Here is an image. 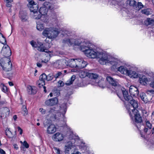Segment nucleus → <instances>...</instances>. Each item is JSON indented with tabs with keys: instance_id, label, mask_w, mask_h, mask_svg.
Instances as JSON below:
<instances>
[{
	"instance_id": "obj_1",
	"label": "nucleus",
	"mask_w": 154,
	"mask_h": 154,
	"mask_svg": "<svg viewBox=\"0 0 154 154\" xmlns=\"http://www.w3.org/2000/svg\"><path fill=\"white\" fill-rule=\"evenodd\" d=\"M106 80L114 89L112 91L115 90L117 96L121 100L124 98L125 101L130 103L131 105L130 106L129 108H137L138 107L137 101L134 100L132 96L128 94V91L122 87L116 79H114L110 76H107Z\"/></svg>"
},
{
	"instance_id": "obj_2",
	"label": "nucleus",
	"mask_w": 154,
	"mask_h": 154,
	"mask_svg": "<svg viewBox=\"0 0 154 154\" xmlns=\"http://www.w3.org/2000/svg\"><path fill=\"white\" fill-rule=\"evenodd\" d=\"M96 57L92 58H100L99 62L102 65H106L109 63L113 66H116L118 64L117 60L108 55L107 54L102 51H96Z\"/></svg>"
},
{
	"instance_id": "obj_3",
	"label": "nucleus",
	"mask_w": 154,
	"mask_h": 154,
	"mask_svg": "<svg viewBox=\"0 0 154 154\" xmlns=\"http://www.w3.org/2000/svg\"><path fill=\"white\" fill-rule=\"evenodd\" d=\"M80 45V50L84 52L86 55L90 58L96 57V51L94 50V45L87 41H84L77 44Z\"/></svg>"
},
{
	"instance_id": "obj_4",
	"label": "nucleus",
	"mask_w": 154,
	"mask_h": 154,
	"mask_svg": "<svg viewBox=\"0 0 154 154\" xmlns=\"http://www.w3.org/2000/svg\"><path fill=\"white\" fill-rule=\"evenodd\" d=\"M0 64L3 69L2 73L4 76L6 78L8 77L9 76V73H7V72L11 71L12 69V63L9 58H2L0 60Z\"/></svg>"
},
{
	"instance_id": "obj_5",
	"label": "nucleus",
	"mask_w": 154,
	"mask_h": 154,
	"mask_svg": "<svg viewBox=\"0 0 154 154\" xmlns=\"http://www.w3.org/2000/svg\"><path fill=\"white\" fill-rule=\"evenodd\" d=\"M137 108L132 107V108H129L128 109V112L130 116L132 117H133V114L134 116L135 122L137 124H140L142 122V120L140 113L138 110L136 109Z\"/></svg>"
},
{
	"instance_id": "obj_6",
	"label": "nucleus",
	"mask_w": 154,
	"mask_h": 154,
	"mask_svg": "<svg viewBox=\"0 0 154 154\" xmlns=\"http://www.w3.org/2000/svg\"><path fill=\"white\" fill-rule=\"evenodd\" d=\"M10 113V109L7 107L0 108V117L4 119L8 117Z\"/></svg>"
},
{
	"instance_id": "obj_7",
	"label": "nucleus",
	"mask_w": 154,
	"mask_h": 154,
	"mask_svg": "<svg viewBox=\"0 0 154 154\" xmlns=\"http://www.w3.org/2000/svg\"><path fill=\"white\" fill-rule=\"evenodd\" d=\"M73 146L72 143L71 142H68L65 146V154H74L75 151Z\"/></svg>"
},
{
	"instance_id": "obj_8",
	"label": "nucleus",
	"mask_w": 154,
	"mask_h": 154,
	"mask_svg": "<svg viewBox=\"0 0 154 154\" xmlns=\"http://www.w3.org/2000/svg\"><path fill=\"white\" fill-rule=\"evenodd\" d=\"M1 53L5 57L9 58L11 54L10 49L8 45H5L2 48Z\"/></svg>"
},
{
	"instance_id": "obj_9",
	"label": "nucleus",
	"mask_w": 154,
	"mask_h": 154,
	"mask_svg": "<svg viewBox=\"0 0 154 154\" xmlns=\"http://www.w3.org/2000/svg\"><path fill=\"white\" fill-rule=\"evenodd\" d=\"M51 115H53L50 116V119L53 120H61L62 119H64L65 117L64 114H62L60 112H57V111L55 114H52Z\"/></svg>"
},
{
	"instance_id": "obj_10",
	"label": "nucleus",
	"mask_w": 154,
	"mask_h": 154,
	"mask_svg": "<svg viewBox=\"0 0 154 154\" xmlns=\"http://www.w3.org/2000/svg\"><path fill=\"white\" fill-rule=\"evenodd\" d=\"M58 103V99L57 97L49 99L45 101V104L48 106H52L56 105Z\"/></svg>"
},
{
	"instance_id": "obj_11",
	"label": "nucleus",
	"mask_w": 154,
	"mask_h": 154,
	"mask_svg": "<svg viewBox=\"0 0 154 154\" xmlns=\"http://www.w3.org/2000/svg\"><path fill=\"white\" fill-rule=\"evenodd\" d=\"M129 91L130 94L134 97H136L139 94V92L138 88L134 86H131Z\"/></svg>"
},
{
	"instance_id": "obj_12",
	"label": "nucleus",
	"mask_w": 154,
	"mask_h": 154,
	"mask_svg": "<svg viewBox=\"0 0 154 154\" xmlns=\"http://www.w3.org/2000/svg\"><path fill=\"white\" fill-rule=\"evenodd\" d=\"M36 48L37 50L40 52H44L46 53H53V51H48V50L46 49L43 44L41 42L38 43Z\"/></svg>"
},
{
	"instance_id": "obj_13",
	"label": "nucleus",
	"mask_w": 154,
	"mask_h": 154,
	"mask_svg": "<svg viewBox=\"0 0 154 154\" xmlns=\"http://www.w3.org/2000/svg\"><path fill=\"white\" fill-rule=\"evenodd\" d=\"M64 138V135L61 133L57 132L54 134L52 136L53 140L55 141L60 142Z\"/></svg>"
},
{
	"instance_id": "obj_14",
	"label": "nucleus",
	"mask_w": 154,
	"mask_h": 154,
	"mask_svg": "<svg viewBox=\"0 0 154 154\" xmlns=\"http://www.w3.org/2000/svg\"><path fill=\"white\" fill-rule=\"evenodd\" d=\"M79 63L78 59H71L69 60L68 65L72 68H75L77 69V65Z\"/></svg>"
},
{
	"instance_id": "obj_15",
	"label": "nucleus",
	"mask_w": 154,
	"mask_h": 154,
	"mask_svg": "<svg viewBox=\"0 0 154 154\" xmlns=\"http://www.w3.org/2000/svg\"><path fill=\"white\" fill-rule=\"evenodd\" d=\"M79 63L78 64L77 69H80L85 68L87 65V63L82 59H78Z\"/></svg>"
},
{
	"instance_id": "obj_16",
	"label": "nucleus",
	"mask_w": 154,
	"mask_h": 154,
	"mask_svg": "<svg viewBox=\"0 0 154 154\" xmlns=\"http://www.w3.org/2000/svg\"><path fill=\"white\" fill-rule=\"evenodd\" d=\"M48 4H50V3L47 2H45L44 4V5L45 7H41L40 8L38 12L40 14H41V16H42V15H45L46 14V8H51L50 6H48V7L46 6V5H48Z\"/></svg>"
},
{
	"instance_id": "obj_17",
	"label": "nucleus",
	"mask_w": 154,
	"mask_h": 154,
	"mask_svg": "<svg viewBox=\"0 0 154 154\" xmlns=\"http://www.w3.org/2000/svg\"><path fill=\"white\" fill-rule=\"evenodd\" d=\"M53 27H50L48 28H45L42 33V35L45 36L47 37L48 38H50L51 31L52 30Z\"/></svg>"
},
{
	"instance_id": "obj_18",
	"label": "nucleus",
	"mask_w": 154,
	"mask_h": 154,
	"mask_svg": "<svg viewBox=\"0 0 154 154\" xmlns=\"http://www.w3.org/2000/svg\"><path fill=\"white\" fill-rule=\"evenodd\" d=\"M56 131V127L53 124L50 125L47 128V132L48 134H52Z\"/></svg>"
},
{
	"instance_id": "obj_19",
	"label": "nucleus",
	"mask_w": 154,
	"mask_h": 154,
	"mask_svg": "<svg viewBox=\"0 0 154 154\" xmlns=\"http://www.w3.org/2000/svg\"><path fill=\"white\" fill-rule=\"evenodd\" d=\"M59 33V32L57 29L53 27L52 30L50 35V38H53L56 37Z\"/></svg>"
},
{
	"instance_id": "obj_20",
	"label": "nucleus",
	"mask_w": 154,
	"mask_h": 154,
	"mask_svg": "<svg viewBox=\"0 0 154 154\" xmlns=\"http://www.w3.org/2000/svg\"><path fill=\"white\" fill-rule=\"evenodd\" d=\"M54 76L51 74H49L47 75L45 73H43L42 74L40 78L42 79H45L47 81H49L53 79Z\"/></svg>"
},
{
	"instance_id": "obj_21",
	"label": "nucleus",
	"mask_w": 154,
	"mask_h": 154,
	"mask_svg": "<svg viewBox=\"0 0 154 154\" xmlns=\"http://www.w3.org/2000/svg\"><path fill=\"white\" fill-rule=\"evenodd\" d=\"M19 17L23 22L26 21L28 18L27 13L23 11H21L20 12Z\"/></svg>"
},
{
	"instance_id": "obj_22",
	"label": "nucleus",
	"mask_w": 154,
	"mask_h": 154,
	"mask_svg": "<svg viewBox=\"0 0 154 154\" xmlns=\"http://www.w3.org/2000/svg\"><path fill=\"white\" fill-rule=\"evenodd\" d=\"M27 91L29 94H35L36 92V91L35 89V88L34 86H27Z\"/></svg>"
},
{
	"instance_id": "obj_23",
	"label": "nucleus",
	"mask_w": 154,
	"mask_h": 154,
	"mask_svg": "<svg viewBox=\"0 0 154 154\" xmlns=\"http://www.w3.org/2000/svg\"><path fill=\"white\" fill-rule=\"evenodd\" d=\"M42 75H41L39 77V79L37 82L36 84L39 88L43 87L45 84V79H41L40 78Z\"/></svg>"
},
{
	"instance_id": "obj_24",
	"label": "nucleus",
	"mask_w": 154,
	"mask_h": 154,
	"mask_svg": "<svg viewBox=\"0 0 154 154\" xmlns=\"http://www.w3.org/2000/svg\"><path fill=\"white\" fill-rule=\"evenodd\" d=\"M139 81L141 84L143 85H146L148 82V80L145 75H143L139 78Z\"/></svg>"
},
{
	"instance_id": "obj_25",
	"label": "nucleus",
	"mask_w": 154,
	"mask_h": 154,
	"mask_svg": "<svg viewBox=\"0 0 154 154\" xmlns=\"http://www.w3.org/2000/svg\"><path fill=\"white\" fill-rule=\"evenodd\" d=\"M31 15L33 18L35 19H39L42 17L41 14L39 13L38 11L35 12L31 13Z\"/></svg>"
},
{
	"instance_id": "obj_26",
	"label": "nucleus",
	"mask_w": 154,
	"mask_h": 154,
	"mask_svg": "<svg viewBox=\"0 0 154 154\" xmlns=\"http://www.w3.org/2000/svg\"><path fill=\"white\" fill-rule=\"evenodd\" d=\"M128 75L133 78H137L138 76L137 74L135 71L128 70L127 73H126Z\"/></svg>"
},
{
	"instance_id": "obj_27",
	"label": "nucleus",
	"mask_w": 154,
	"mask_h": 154,
	"mask_svg": "<svg viewBox=\"0 0 154 154\" xmlns=\"http://www.w3.org/2000/svg\"><path fill=\"white\" fill-rule=\"evenodd\" d=\"M140 97L141 100L145 103H147L150 100L148 98L146 94L144 93H141L140 94Z\"/></svg>"
},
{
	"instance_id": "obj_28",
	"label": "nucleus",
	"mask_w": 154,
	"mask_h": 154,
	"mask_svg": "<svg viewBox=\"0 0 154 154\" xmlns=\"http://www.w3.org/2000/svg\"><path fill=\"white\" fill-rule=\"evenodd\" d=\"M118 70L120 72L122 73L126 74L127 73L128 69L126 67H124L123 66H121L118 68Z\"/></svg>"
},
{
	"instance_id": "obj_29",
	"label": "nucleus",
	"mask_w": 154,
	"mask_h": 154,
	"mask_svg": "<svg viewBox=\"0 0 154 154\" xmlns=\"http://www.w3.org/2000/svg\"><path fill=\"white\" fill-rule=\"evenodd\" d=\"M38 5L36 4L33 5V6H32L31 7H30L29 8L31 13L37 11L38 10Z\"/></svg>"
},
{
	"instance_id": "obj_30",
	"label": "nucleus",
	"mask_w": 154,
	"mask_h": 154,
	"mask_svg": "<svg viewBox=\"0 0 154 154\" xmlns=\"http://www.w3.org/2000/svg\"><path fill=\"white\" fill-rule=\"evenodd\" d=\"M146 25L147 26L149 25H154V20L152 19L149 18L145 22Z\"/></svg>"
},
{
	"instance_id": "obj_31",
	"label": "nucleus",
	"mask_w": 154,
	"mask_h": 154,
	"mask_svg": "<svg viewBox=\"0 0 154 154\" xmlns=\"http://www.w3.org/2000/svg\"><path fill=\"white\" fill-rule=\"evenodd\" d=\"M20 142L23 143V146H22L21 147V150L25 151L24 147L26 148H28L29 147V145L26 141H24L23 143L22 141H20Z\"/></svg>"
},
{
	"instance_id": "obj_32",
	"label": "nucleus",
	"mask_w": 154,
	"mask_h": 154,
	"mask_svg": "<svg viewBox=\"0 0 154 154\" xmlns=\"http://www.w3.org/2000/svg\"><path fill=\"white\" fill-rule=\"evenodd\" d=\"M97 82V84L100 87L102 88H104V86L105 85V82L103 79L102 78L101 80H99L98 82Z\"/></svg>"
},
{
	"instance_id": "obj_33",
	"label": "nucleus",
	"mask_w": 154,
	"mask_h": 154,
	"mask_svg": "<svg viewBox=\"0 0 154 154\" xmlns=\"http://www.w3.org/2000/svg\"><path fill=\"white\" fill-rule=\"evenodd\" d=\"M75 79V76L73 75L71 78L68 81H67L65 84L67 85H69L72 84L73 82L74 81Z\"/></svg>"
},
{
	"instance_id": "obj_34",
	"label": "nucleus",
	"mask_w": 154,
	"mask_h": 154,
	"mask_svg": "<svg viewBox=\"0 0 154 154\" xmlns=\"http://www.w3.org/2000/svg\"><path fill=\"white\" fill-rule=\"evenodd\" d=\"M36 28L38 30L42 31L44 29V26L40 22H38L37 23Z\"/></svg>"
},
{
	"instance_id": "obj_35",
	"label": "nucleus",
	"mask_w": 154,
	"mask_h": 154,
	"mask_svg": "<svg viewBox=\"0 0 154 154\" xmlns=\"http://www.w3.org/2000/svg\"><path fill=\"white\" fill-rule=\"evenodd\" d=\"M56 112L57 111L55 110V107L53 108H51L48 111V115L50 117L51 116L53 115H51L52 114H55L56 113Z\"/></svg>"
},
{
	"instance_id": "obj_36",
	"label": "nucleus",
	"mask_w": 154,
	"mask_h": 154,
	"mask_svg": "<svg viewBox=\"0 0 154 154\" xmlns=\"http://www.w3.org/2000/svg\"><path fill=\"white\" fill-rule=\"evenodd\" d=\"M22 113L24 116L28 114V110L26 108V106L25 105H23L22 108Z\"/></svg>"
},
{
	"instance_id": "obj_37",
	"label": "nucleus",
	"mask_w": 154,
	"mask_h": 154,
	"mask_svg": "<svg viewBox=\"0 0 154 154\" xmlns=\"http://www.w3.org/2000/svg\"><path fill=\"white\" fill-rule=\"evenodd\" d=\"M88 77L91 79H96L98 77L97 74H94L93 73H89L87 75Z\"/></svg>"
},
{
	"instance_id": "obj_38",
	"label": "nucleus",
	"mask_w": 154,
	"mask_h": 154,
	"mask_svg": "<svg viewBox=\"0 0 154 154\" xmlns=\"http://www.w3.org/2000/svg\"><path fill=\"white\" fill-rule=\"evenodd\" d=\"M127 3H129L131 6L135 7L136 6V2L134 0H128L127 1Z\"/></svg>"
},
{
	"instance_id": "obj_39",
	"label": "nucleus",
	"mask_w": 154,
	"mask_h": 154,
	"mask_svg": "<svg viewBox=\"0 0 154 154\" xmlns=\"http://www.w3.org/2000/svg\"><path fill=\"white\" fill-rule=\"evenodd\" d=\"M62 42L64 44L67 43L70 45H72V42L71 41L70 39L69 38H65L63 39L62 41Z\"/></svg>"
},
{
	"instance_id": "obj_40",
	"label": "nucleus",
	"mask_w": 154,
	"mask_h": 154,
	"mask_svg": "<svg viewBox=\"0 0 154 154\" xmlns=\"http://www.w3.org/2000/svg\"><path fill=\"white\" fill-rule=\"evenodd\" d=\"M0 86L1 87H2V91L3 92L6 93L7 92L8 89L7 87L5 86L4 84L2 83H1L0 85Z\"/></svg>"
},
{
	"instance_id": "obj_41",
	"label": "nucleus",
	"mask_w": 154,
	"mask_h": 154,
	"mask_svg": "<svg viewBox=\"0 0 154 154\" xmlns=\"http://www.w3.org/2000/svg\"><path fill=\"white\" fill-rule=\"evenodd\" d=\"M141 11L142 13L147 15H148L150 14V12L148 9H145L142 10Z\"/></svg>"
},
{
	"instance_id": "obj_42",
	"label": "nucleus",
	"mask_w": 154,
	"mask_h": 154,
	"mask_svg": "<svg viewBox=\"0 0 154 154\" xmlns=\"http://www.w3.org/2000/svg\"><path fill=\"white\" fill-rule=\"evenodd\" d=\"M146 125V126L149 128V129L152 128V124L149 122L148 121L146 120L145 121Z\"/></svg>"
},
{
	"instance_id": "obj_43",
	"label": "nucleus",
	"mask_w": 154,
	"mask_h": 154,
	"mask_svg": "<svg viewBox=\"0 0 154 154\" xmlns=\"http://www.w3.org/2000/svg\"><path fill=\"white\" fill-rule=\"evenodd\" d=\"M135 7H136V8L138 7L139 8L138 10H139L143 7V5L141 2H138L137 6L136 5ZM137 10H138V9L137 8Z\"/></svg>"
},
{
	"instance_id": "obj_44",
	"label": "nucleus",
	"mask_w": 154,
	"mask_h": 154,
	"mask_svg": "<svg viewBox=\"0 0 154 154\" xmlns=\"http://www.w3.org/2000/svg\"><path fill=\"white\" fill-rule=\"evenodd\" d=\"M7 102L5 100H2L0 101V108L4 107L3 106L6 105L7 104Z\"/></svg>"
},
{
	"instance_id": "obj_45",
	"label": "nucleus",
	"mask_w": 154,
	"mask_h": 154,
	"mask_svg": "<svg viewBox=\"0 0 154 154\" xmlns=\"http://www.w3.org/2000/svg\"><path fill=\"white\" fill-rule=\"evenodd\" d=\"M79 75L81 78H84L86 76V75L85 74L84 72L82 71L79 73Z\"/></svg>"
},
{
	"instance_id": "obj_46",
	"label": "nucleus",
	"mask_w": 154,
	"mask_h": 154,
	"mask_svg": "<svg viewBox=\"0 0 154 154\" xmlns=\"http://www.w3.org/2000/svg\"><path fill=\"white\" fill-rule=\"evenodd\" d=\"M35 2L33 0H31L29 2V4L27 5L28 7L30 8L33 5H35Z\"/></svg>"
},
{
	"instance_id": "obj_47",
	"label": "nucleus",
	"mask_w": 154,
	"mask_h": 154,
	"mask_svg": "<svg viewBox=\"0 0 154 154\" xmlns=\"http://www.w3.org/2000/svg\"><path fill=\"white\" fill-rule=\"evenodd\" d=\"M62 74V73L61 72H58L54 75V77L56 79L58 78L60 76H61Z\"/></svg>"
},
{
	"instance_id": "obj_48",
	"label": "nucleus",
	"mask_w": 154,
	"mask_h": 154,
	"mask_svg": "<svg viewBox=\"0 0 154 154\" xmlns=\"http://www.w3.org/2000/svg\"><path fill=\"white\" fill-rule=\"evenodd\" d=\"M64 83L62 81H59L58 83V86L59 87H62L64 86Z\"/></svg>"
},
{
	"instance_id": "obj_49",
	"label": "nucleus",
	"mask_w": 154,
	"mask_h": 154,
	"mask_svg": "<svg viewBox=\"0 0 154 154\" xmlns=\"http://www.w3.org/2000/svg\"><path fill=\"white\" fill-rule=\"evenodd\" d=\"M30 44L33 47L36 48L37 47L35 42H34V41L32 40L30 42Z\"/></svg>"
},
{
	"instance_id": "obj_50",
	"label": "nucleus",
	"mask_w": 154,
	"mask_h": 154,
	"mask_svg": "<svg viewBox=\"0 0 154 154\" xmlns=\"http://www.w3.org/2000/svg\"><path fill=\"white\" fill-rule=\"evenodd\" d=\"M142 112L143 114V115L145 116H147L148 115V113L147 111L145 110H143L142 111Z\"/></svg>"
},
{
	"instance_id": "obj_51",
	"label": "nucleus",
	"mask_w": 154,
	"mask_h": 154,
	"mask_svg": "<svg viewBox=\"0 0 154 154\" xmlns=\"http://www.w3.org/2000/svg\"><path fill=\"white\" fill-rule=\"evenodd\" d=\"M39 111L41 112L42 113L44 114L45 113L46 111L45 109H43V108H40L39 109Z\"/></svg>"
},
{
	"instance_id": "obj_52",
	"label": "nucleus",
	"mask_w": 154,
	"mask_h": 154,
	"mask_svg": "<svg viewBox=\"0 0 154 154\" xmlns=\"http://www.w3.org/2000/svg\"><path fill=\"white\" fill-rule=\"evenodd\" d=\"M54 149L56 151L57 153L58 154H61L60 152V150L59 148L57 147H54Z\"/></svg>"
},
{
	"instance_id": "obj_53",
	"label": "nucleus",
	"mask_w": 154,
	"mask_h": 154,
	"mask_svg": "<svg viewBox=\"0 0 154 154\" xmlns=\"http://www.w3.org/2000/svg\"><path fill=\"white\" fill-rule=\"evenodd\" d=\"M17 129L18 131H20V134H22L23 133L22 129L19 126L17 127Z\"/></svg>"
},
{
	"instance_id": "obj_54",
	"label": "nucleus",
	"mask_w": 154,
	"mask_h": 154,
	"mask_svg": "<svg viewBox=\"0 0 154 154\" xmlns=\"http://www.w3.org/2000/svg\"><path fill=\"white\" fill-rule=\"evenodd\" d=\"M59 63L58 62H56L54 64V66L55 67L57 68H59L60 67L59 66Z\"/></svg>"
},
{
	"instance_id": "obj_55",
	"label": "nucleus",
	"mask_w": 154,
	"mask_h": 154,
	"mask_svg": "<svg viewBox=\"0 0 154 154\" xmlns=\"http://www.w3.org/2000/svg\"><path fill=\"white\" fill-rule=\"evenodd\" d=\"M149 85L150 87L154 88V80L150 83Z\"/></svg>"
},
{
	"instance_id": "obj_56",
	"label": "nucleus",
	"mask_w": 154,
	"mask_h": 154,
	"mask_svg": "<svg viewBox=\"0 0 154 154\" xmlns=\"http://www.w3.org/2000/svg\"><path fill=\"white\" fill-rule=\"evenodd\" d=\"M147 92L148 93L149 92L150 93H151L152 94H154V90H149L147 91Z\"/></svg>"
},
{
	"instance_id": "obj_57",
	"label": "nucleus",
	"mask_w": 154,
	"mask_h": 154,
	"mask_svg": "<svg viewBox=\"0 0 154 154\" xmlns=\"http://www.w3.org/2000/svg\"><path fill=\"white\" fill-rule=\"evenodd\" d=\"M48 60H49L48 59H44V60H42L41 61V62L42 63H47L48 62Z\"/></svg>"
},
{
	"instance_id": "obj_58",
	"label": "nucleus",
	"mask_w": 154,
	"mask_h": 154,
	"mask_svg": "<svg viewBox=\"0 0 154 154\" xmlns=\"http://www.w3.org/2000/svg\"><path fill=\"white\" fill-rule=\"evenodd\" d=\"M0 152L1 154H5V152L2 149H0Z\"/></svg>"
},
{
	"instance_id": "obj_59",
	"label": "nucleus",
	"mask_w": 154,
	"mask_h": 154,
	"mask_svg": "<svg viewBox=\"0 0 154 154\" xmlns=\"http://www.w3.org/2000/svg\"><path fill=\"white\" fill-rule=\"evenodd\" d=\"M66 31L65 32V35H64V36L65 37H67V36H66V35L67 36H68L69 37L71 35H70V34L69 33H68Z\"/></svg>"
},
{
	"instance_id": "obj_60",
	"label": "nucleus",
	"mask_w": 154,
	"mask_h": 154,
	"mask_svg": "<svg viewBox=\"0 0 154 154\" xmlns=\"http://www.w3.org/2000/svg\"><path fill=\"white\" fill-rule=\"evenodd\" d=\"M13 146H14V148L16 150L18 149V147L17 145L16 144H14Z\"/></svg>"
},
{
	"instance_id": "obj_61",
	"label": "nucleus",
	"mask_w": 154,
	"mask_h": 154,
	"mask_svg": "<svg viewBox=\"0 0 154 154\" xmlns=\"http://www.w3.org/2000/svg\"><path fill=\"white\" fill-rule=\"evenodd\" d=\"M37 66L38 67L40 68L42 66V64L41 63H37Z\"/></svg>"
},
{
	"instance_id": "obj_62",
	"label": "nucleus",
	"mask_w": 154,
	"mask_h": 154,
	"mask_svg": "<svg viewBox=\"0 0 154 154\" xmlns=\"http://www.w3.org/2000/svg\"><path fill=\"white\" fill-rule=\"evenodd\" d=\"M151 133L152 134H154V127L152 128L151 130Z\"/></svg>"
},
{
	"instance_id": "obj_63",
	"label": "nucleus",
	"mask_w": 154,
	"mask_h": 154,
	"mask_svg": "<svg viewBox=\"0 0 154 154\" xmlns=\"http://www.w3.org/2000/svg\"><path fill=\"white\" fill-rule=\"evenodd\" d=\"M17 116L16 115H15L13 116V119L15 121L17 119Z\"/></svg>"
},
{
	"instance_id": "obj_64",
	"label": "nucleus",
	"mask_w": 154,
	"mask_h": 154,
	"mask_svg": "<svg viewBox=\"0 0 154 154\" xmlns=\"http://www.w3.org/2000/svg\"><path fill=\"white\" fill-rule=\"evenodd\" d=\"M8 83H9V85L11 86L13 85V84L11 82H9Z\"/></svg>"
}]
</instances>
